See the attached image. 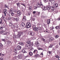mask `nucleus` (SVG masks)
<instances>
[{"instance_id":"obj_43","label":"nucleus","mask_w":60,"mask_h":60,"mask_svg":"<svg viewBox=\"0 0 60 60\" xmlns=\"http://www.w3.org/2000/svg\"><path fill=\"white\" fill-rule=\"evenodd\" d=\"M11 13V16H14V13Z\"/></svg>"},{"instance_id":"obj_62","label":"nucleus","mask_w":60,"mask_h":60,"mask_svg":"<svg viewBox=\"0 0 60 60\" xmlns=\"http://www.w3.org/2000/svg\"><path fill=\"white\" fill-rule=\"evenodd\" d=\"M55 57L57 58H58L59 56H55Z\"/></svg>"},{"instance_id":"obj_24","label":"nucleus","mask_w":60,"mask_h":60,"mask_svg":"<svg viewBox=\"0 0 60 60\" xmlns=\"http://www.w3.org/2000/svg\"><path fill=\"white\" fill-rule=\"evenodd\" d=\"M7 34V32H6L5 31H4L3 32V33L2 34L3 35H4L5 34V35H6Z\"/></svg>"},{"instance_id":"obj_63","label":"nucleus","mask_w":60,"mask_h":60,"mask_svg":"<svg viewBox=\"0 0 60 60\" xmlns=\"http://www.w3.org/2000/svg\"><path fill=\"white\" fill-rule=\"evenodd\" d=\"M57 20H60V18H58L57 19Z\"/></svg>"},{"instance_id":"obj_12","label":"nucleus","mask_w":60,"mask_h":60,"mask_svg":"<svg viewBox=\"0 0 60 60\" xmlns=\"http://www.w3.org/2000/svg\"><path fill=\"white\" fill-rule=\"evenodd\" d=\"M21 26H22V27H25V26H26L25 24V23H24L23 22H22L21 23Z\"/></svg>"},{"instance_id":"obj_41","label":"nucleus","mask_w":60,"mask_h":60,"mask_svg":"<svg viewBox=\"0 0 60 60\" xmlns=\"http://www.w3.org/2000/svg\"><path fill=\"white\" fill-rule=\"evenodd\" d=\"M13 37L14 40L16 39L15 38H16V36H15V35H14L13 36Z\"/></svg>"},{"instance_id":"obj_64","label":"nucleus","mask_w":60,"mask_h":60,"mask_svg":"<svg viewBox=\"0 0 60 60\" xmlns=\"http://www.w3.org/2000/svg\"><path fill=\"white\" fill-rule=\"evenodd\" d=\"M58 60H60V57H59L58 58Z\"/></svg>"},{"instance_id":"obj_29","label":"nucleus","mask_w":60,"mask_h":60,"mask_svg":"<svg viewBox=\"0 0 60 60\" xmlns=\"http://www.w3.org/2000/svg\"><path fill=\"white\" fill-rule=\"evenodd\" d=\"M42 18H46L47 16H45L43 15H42L41 16Z\"/></svg>"},{"instance_id":"obj_32","label":"nucleus","mask_w":60,"mask_h":60,"mask_svg":"<svg viewBox=\"0 0 60 60\" xmlns=\"http://www.w3.org/2000/svg\"><path fill=\"white\" fill-rule=\"evenodd\" d=\"M31 42L29 41H26V44H30V43H31Z\"/></svg>"},{"instance_id":"obj_52","label":"nucleus","mask_w":60,"mask_h":60,"mask_svg":"<svg viewBox=\"0 0 60 60\" xmlns=\"http://www.w3.org/2000/svg\"><path fill=\"white\" fill-rule=\"evenodd\" d=\"M6 34H7L8 35H9V34H10V33H9V32H8Z\"/></svg>"},{"instance_id":"obj_6","label":"nucleus","mask_w":60,"mask_h":60,"mask_svg":"<svg viewBox=\"0 0 60 60\" xmlns=\"http://www.w3.org/2000/svg\"><path fill=\"white\" fill-rule=\"evenodd\" d=\"M38 30L39 32H41V31L42 30L41 27H39L38 28Z\"/></svg>"},{"instance_id":"obj_36","label":"nucleus","mask_w":60,"mask_h":60,"mask_svg":"<svg viewBox=\"0 0 60 60\" xmlns=\"http://www.w3.org/2000/svg\"><path fill=\"white\" fill-rule=\"evenodd\" d=\"M39 56V55L38 54H36V55L34 56H35L36 57H38Z\"/></svg>"},{"instance_id":"obj_16","label":"nucleus","mask_w":60,"mask_h":60,"mask_svg":"<svg viewBox=\"0 0 60 60\" xmlns=\"http://www.w3.org/2000/svg\"><path fill=\"white\" fill-rule=\"evenodd\" d=\"M55 7H53V6H51V9L53 11L54 10H55Z\"/></svg>"},{"instance_id":"obj_46","label":"nucleus","mask_w":60,"mask_h":60,"mask_svg":"<svg viewBox=\"0 0 60 60\" xmlns=\"http://www.w3.org/2000/svg\"><path fill=\"white\" fill-rule=\"evenodd\" d=\"M14 12L15 13H16V12H17V10H14Z\"/></svg>"},{"instance_id":"obj_17","label":"nucleus","mask_w":60,"mask_h":60,"mask_svg":"<svg viewBox=\"0 0 60 60\" xmlns=\"http://www.w3.org/2000/svg\"><path fill=\"white\" fill-rule=\"evenodd\" d=\"M41 40H42V41H44L45 42H46V40L44 39L43 38H42L41 39Z\"/></svg>"},{"instance_id":"obj_34","label":"nucleus","mask_w":60,"mask_h":60,"mask_svg":"<svg viewBox=\"0 0 60 60\" xmlns=\"http://www.w3.org/2000/svg\"><path fill=\"white\" fill-rule=\"evenodd\" d=\"M12 22H10L9 24V26H12Z\"/></svg>"},{"instance_id":"obj_18","label":"nucleus","mask_w":60,"mask_h":60,"mask_svg":"<svg viewBox=\"0 0 60 60\" xmlns=\"http://www.w3.org/2000/svg\"><path fill=\"white\" fill-rule=\"evenodd\" d=\"M50 19H48L47 22V23H48V24H49L50 23Z\"/></svg>"},{"instance_id":"obj_39","label":"nucleus","mask_w":60,"mask_h":60,"mask_svg":"<svg viewBox=\"0 0 60 60\" xmlns=\"http://www.w3.org/2000/svg\"><path fill=\"white\" fill-rule=\"evenodd\" d=\"M9 12L10 13H13V11H12V10H9Z\"/></svg>"},{"instance_id":"obj_9","label":"nucleus","mask_w":60,"mask_h":60,"mask_svg":"<svg viewBox=\"0 0 60 60\" xmlns=\"http://www.w3.org/2000/svg\"><path fill=\"white\" fill-rule=\"evenodd\" d=\"M22 20L23 21H25L26 20V17L25 16H23V18L22 19Z\"/></svg>"},{"instance_id":"obj_57","label":"nucleus","mask_w":60,"mask_h":60,"mask_svg":"<svg viewBox=\"0 0 60 60\" xmlns=\"http://www.w3.org/2000/svg\"><path fill=\"white\" fill-rule=\"evenodd\" d=\"M11 19V17H9L8 18V20Z\"/></svg>"},{"instance_id":"obj_8","label":"nucleus","mask_w":60,"mask_h":60,"mask_svg":"<svg viewBox=\"0 0 60 60\" xmlns=\"http://www.w3.org/2000/svg\"><path fill=\"white\" fill-rule=\"evenodd\" d=\"M16 49L18 50H20L21 49V47L19 45H18Z\"/></svg>"},{"instance_id":"obj_55","label":"nucleus","mask_w":60,"mask_h":60,"mask_svg":"<svg viewBox=\"0 0 60 60\" xmlns=\"http://www.w3.org/2000/svg\"><path fill=\"white\" fill-rule=\"evenodd\" d=\"M12 18V19H13V20H14V21H15V20L16 19V18H14L13 17Z\"/></svg>"},{"instance_id":"obj_40","label":"nucleus","mask_w":60,"mask_h":60,"mask_svg":"<svg viewBox=\"0 0 60 60\" xmlns=\"http://www.w3.org/2000/svg\"><path fill=\"white\" fill-rule=\"evenodd\" d=\"M1 18L3 19L4 20V21H5V19H5V17H3V15L2 17H1Z\"/></svg>"},{"instance_id":"obj_20","label":"nucleus","mask_w":60,"mask_h":60,"mask_svg":"<svg viewBox=\"0 0 60 60\" xmlns=\"http://www.w3.org/2000/svg\"><path fill=\"white\" fill-rule=\"evenodd\" d=\"M54 7H58V4H55L54 5Z\"/></svg>"},{"instance_id":"obj_15","label":"nucleus","mask_w":60,"mask_h":60,"mask_svg":"<svg viewBox=\"0 0 60 60\" xmlns=\"http://www.w3.org/2000/svg\"><path fill=\"white\" fill-rule=\"evenodd\" d=\"M35 44L37 46H38L39 45V43L38 41H36Z\"/></svg>"},{"instance_id":"obj_49","label":"nucleus","mask_w":60,"mask_h":60,"mask_svg":"<svg viewBox=\"0 0 60 60\" xmlns=\"http://www.w3.org/2000/svg\"><path fill=\"white\" fill-rule=\"evenodd\" d=\"M17 56H15L13 58V59H17Z\"/></svg>"},{"instance_id":"obj_26","label":"nucleus","mask_w":60,"mask_h":60,"mask_svg":"<svg viewBox=\"0 0 60 60\" xmlns=\"http://www.w3.org/2000/svg\"><path fill=\"white\" fill-rule=\"evenodd\" d=\"M11 42L9 41H8L7 42V43L8 44H10V43H11Z\"/></svg>"},{"instance_id":"obj_35","label":"nucleus","mask_w":60,"mask_h":60,"mask_svg":"<svg viewBox=\"0 0 60 60\" xmlns=\"http://www.w3.org/2000/svg\"><path fill=\"white\" fill-rule=\"evenodd\" d=\"M15 20L16 22H18L19 21V19L18 18H15Z\"/></svg>"},{"instance_id":"obj_31","label":"nucleus","mask_w":60,"mask_h":60,"mask_svg":"<svg viewBox=\"0 0 60 60\" xmlns=\"http://www.w3.org/2000/svg\"><path fill=\"white\" fill-rule=\"evenodd\" d=\"M29 9L30 11H31V10H32V7L29 6Z\"/></svg>"},{"instance_id":"obj_61","label":"nucleus","mask_w":60,"mask_h":60,"mask_svg":"<svg viewBox=\"0 0 60 60\" xmlns=\"http://www.w3.org/2000/svg\"><path fill=\"white\" fill-rule=\"evenodd\" d=\"M56 49H57V48H58V46L57 45H56Z\"/></svg>"},{"instance_id":"obj_45","label":"nucleus","mask_w":60,"mask_h":60,"mask_svg":"<svg viewBox=\"0 0 60 60\" xmlns=\"http://www.w3.org/2000/svg\"><path fill=\"white\" fill-rule=\"evenodd\" d=\"M34 8L35 10H36L37 9V7H36V6H34Z\"/></svg>"},{"instance_id":"obj_28","label":"nucleus","mask_w":60,"mask_h":60,"mask_svg":"<svg viewBox=\"0 0 60 60\" xmlns=\"http://www.w3.org/2000/svg\"><path fill=\"white\" fill-rule=\"evenodd\" d=\"M53 43H52L49 46V48H52V46H53L54 45Z\"/></svg>"},{"instance_id":"obj_7","label":"nucleus","mask_w":60,"mask_h":60,"mask_svg":"<svg viewBox=\"0 0 60 60\" xmlns=\"http://www.w3.org/2000/svg\"><path fill=\"white\" fill-rule=\"evenodd\" d=\"M7 10L6 9H4V11L3 12V13H4V15L5 16H6V14H7Z\"/></svg>"},{"instance_id":"obj_21","label":"nucleus","mask_w":60,"mask_h":60,"mask_svg":"<svg viewBox=\"0 0 60 60\" xmlns=\"http://www.w3.org/2000/svg\"><path fill=\"white\" fill-rule=\"evenodd\" d=\"M34 31H38V28L37 27L35 28H34Z\"/></svg>"},{"instance_id":"obj_38","label":"nucleus","mask_w":60,"mask_h":60,"mask_svg":"<svg viewBox=\"0 0 60 60\" xmlns=\"http://www.w3.org/2000/svg\"><path fill=\"white\" fill-rule=\"evenodd\" d=\"M1 40L3 41H4V42L5 41V39L2 38L1 39Z\"/></svg>"},{"instance_id":"obj_53","label":"nucleus","mask_w":60,"mask_h":60,"mask_svg":"<svg viewBox=\"0 0 60 60\" xmlns=\"http://www.w3.org/2000/svg\"><path fill=\"white\" fill-rule=\"evenodd\" d=\"M2 22V19H0V24H1Z\"/></svg>"},{"instance_id":"obj_60","label":"nucleus","mask_w":60,"mask_h":60,"mask_svg":"<svg viewBox=\"0 0 60 60\" xmlns=\"http://www.w3.org/2000/svg\"><path fill=\"white\" fill-rule=\"evenodd\" d=\"M3 27H0V29H1V30H2L3 29Z\"/></svg>"},{"instance_id":"obj_2","label":"nucleus","mask_w":60,"mask_h":60,"mask_svg":"<svg viewBox=\"0 0 60 60\" xmlns=\"http://www.w3.org/2000/svg\"><path fill=\"white\" fill-rule=\"evenodd\" d=\"M31 23L29 22H28L26 24V27L27 28H28L31 27Z\"/></svg>"},{"instance_id":"obj_1","label":"nucleus","mask_w":60,"mask_h":60,"mask_svg":"<svg viewBox=\"0 0 60 60\" xmlns=\"http://www.w3.org/2000/svg\"><path fill=\"white\" fill-rule=\"evenodd\" d=\"M50 8V6H48L46 7L44 6L43 5V6L42 7V8H42L45 11V10H47V9L48 10H49Z\"/></svg>"},{"instance_id":"obj_58","label":"nucleus","mask_w":60,"mask_h":60,"mask_svg":"<svg viewBox=\"0 0 60 60\" xmlns=\"http://www.w3.org/2000/svg\"><path fill=\"white\" fill-rule=\"evenodd\" d=\"M25 47H26L27 48H28V45H25Z\"/></svg>"},{"instance_id":"obj_37","label":"nucleus","mask_w":60,"mask_h":60,"mask_svg":"<svg viewBox=\"0 0 60 60\" xmlns=\"http://www.w3.org/2000/svg\"><path fill=\"white\" fill-rule=\"evenodd\" d=\"M38 50H43V49H42V48H38Z\"/></svg>"},{"instance_id":"obj_33","label":"nucleus","mask_w":60,"mask_h":60,"mask_svg":"<svg viewBox=\"0 0 60 60\" xmlns=\"http://www.w3.org/2000/svg\"><path fill=\"white\" fill-rule=\"evenodd\" d=\"M29 45L30 46H31V47H32V46H33V44H31L30 43L29 44Z\"/></svg>"},{"instance_id":"obj_56","label":"nucleus","mask_w":60,"mask_h":60,"mask_svg":"<svg viewBox=\"0 0 60 60\" xmlns=\"http://www.w3.org/2000/svg\"><path fill=\"white\" fill-rule=\"evenodd\" d=\"M40 14V12H38L37 13V14H38V15H39Z\"/></svg>"},{"instance_id":"obj_30","label":"nucleus","mask_w":60,"mask_h":60,"mask_svg":"<svg viewBox=\"0 0 60 60\" xmlns=\"http://www.w3.org/2000/svg\"><path fill=\"white\" fill-rule=\"evenodd\" d=\"M19 45H24V44H23V43H22L21 42H19Z\"/></svg>"},{"instance_id":"obj_11","label":"nucleus","mask_w":60,"mask_h":60,"mask_svg":"<svg viewBox=\"0 0 60 60\" xmlns=\"http://www.w3.org/2000/svg\"><path fill=\"white\" fill-rule=\"evenodd\" d=\"M17 14L18 15H20L21 14V11H18L17 12Z\"/></svg>"},{"instance_id":"obj_51","label":"nucleus","mask_w":60,"mask_h":60,"mask_svg":"<svg viewBox=\"0 0 60 60\" xmlns=\"http://www.w3.org/2000/svg\"><path fill=\"white\" fill-rule=\"evenodd\" d=\"M3 46V45H2V44L1 43H0V48H1Z\"/></svg>"},{"instance_id":"obj_59","label":"nucleus","mask_w":60,"mask_h":60,"mask_svg":"<svg viewBox=\"0 0 60 60\" xmlns=\"http://www.w3.org/2000/svg\"><path fill=\"white\" fill-rule=\"evenodd\" d=\"M5 56V54H2V57Z\"/></svg>"},{"instance_id":"obj_54","label":"nucleus","mask_w":60,"mask_h":60,"mask_svg":"<svg viewBox=\"0 0 60 60\" xmlns=\"http://www.w3.org/2000/svg\"><path fill=\"white\" fill-rule=\"evenodd\" d=\"M48 53H49V54H51V52L50 51H49L48 52Z\"/></svg>"},{"instance_id":"obj_5","label":"nucleus","mask_w":60,"mask_h":60,"mask_svg":"<svg viewBox=\"0 0 60 60\" xmlns=\"http://www.w3.org/2000/svg\"><path fill=\"white\" fill-rule=\"evenodd\" d=\"M34 32H29L28 33V35H30L31 36H34Z\"/></svg>"},{"instance_id":"obj_14","label":"nucleus","mask_w":60,"mask_h":60,"mask_svg":"<svg viewBox=\"0 0 60 60\" xmlns=\"http://www.w3.org/2000/svg\"><path fill=\"white\" fill-rule=\"evenodd\" d=\"M15 27V25L14 24H13L11 26V28L12 29H13Z\"/></svg>"},{"instance_id":"obj_47","label":"nucleus","mask_w":60,"mask_h":60,"mask_svg":"<svg viewBox=\"0 0 60 60\" xmlns=\"http://www.w3.org/2000/svg\"><path fill=\"white\" fill-rule=\"evenodd\" d=\"M3 30H2L0 32V34H3Z\"/></svg>"},{"instance_id":"obj_48","label":"nucleus","mask_w":60,"mask_h":60,"mask_svg":"<svg viewBox=\"0 0 60 60\" xmlns=\"http://www.w3.org/2000/svg\"><path fill=\"white\" fill-rule=\"evenodd\" d=\"M16 4L17 5V6L18 7H19V5L20 4L19 3H16Z\"/></svg>"},{"instance_id":"obj_27","label":"nucleus","mask_w":60,"mask_h":60,"mask_svg":"<svg viewBox=\"0 0 60 60\" xmlns=\"http://www.w3.org/2000/svg\"><path fill=\"white\" fill-rule=\"evenodd\" d=\"M17 49H15L14 51H15V53H16L15 54H16V55H17Z\"/></svg>"},{"instance_id":"obj_3","label":"nucleus","mask_w":60,"mask_h":60,"mask_svg":"<svg viewBox=\"0 0 60 60\" xmlns=\"http://www.w3.org/2000/svg\"><path fill=\"white\" fill-rule=\"evenodd\" d=\"M23 34V33L21 32H20L18 34V35L16 36V37L17 38H19L20 35Z\"/></svg>"},{"instance_id":"obj_23","label":"nucleus","mask_w":60,"mask_h":60,"mask_svg":"<svg viewBox=\"0 0 60 60\" xmlns=\"http://www.w3.org/2000/svg\"><path fill=\"white\" fill-rule=\"evenodd\" d=\"M32 27L33 29H34L35 28V27H36V26L35 25H32Z\"/></svg>"},{"instance_id":"obj_10","label":"nucleus","mask_w":60,"mask_h":60,"mask_svg":"<svg viewBox=\"0 0 60 60\" xmlns=\"http://www.w3.org/2000/svg\"><path fill=\"white\" fill-rule=\"evenodd\" d=\"M38 53V51L36 49H35L33 52V53L34 54H36Z\"/></svg>"},{"instance_id":"obj_4","label":"nucleus","mask_w":60,"mask_h":60,"mask_svg":"<svg viewBox=\"0 0 60 60\" xmlns=\"http://www.w3.org/2000/svg\"><path fill=\"white\" fill-rule=\"evenodd\" d=\"M37 5L38 7H41V8L43 6V5L41 4V2L40 3V4L39 3H38Z\"/></svg>"},{"instance_id":"obj_50","label":"nucleus","mask_w":60,"mask_h":60,"mask_svg":"<svg viewBox=\"0 0 60 60\" xmlns=\"http://www.w3.org/2000/svg\"><path fill=\"white\" fill-rule=\"evenodd\" d=\"M51 3H54V2H55V1L53 0H52L51 1Z\"/></svg>"},{"instance_id":"obj_13","label":"nucleus","mask_w":60,"mask_h":60,"mask_svg":"<svg viewBox=\"0 0 60 60\" xmlns=\"http://www.w3.org/2000/svg\"><path fill=\"white\" fill-rule=\"evenodd\" d=\"M22 55H19L18 56V58L19 59H20L22 58Z\"/></svg>"},{"instance_id":"obj_22","label":"nucleus","mask_w":60,"mask_h":60,"mask_svg":"<svg viewBox=\"0 0 60 60\" xmlns=\"http://www.w3.org/2000/svg\"><path fill=\"white\" fill-rule=\"evenodd\" d=\"M29 55H30V56H32L33 55V53L31 52H29Z\"/></svg>"},{"instance_id":"obj_19","label":"nucleus","mask_w":60,"mask_h":60,"mask_svg":"<svg viewBox=\"0 0 60 60\" xmlns=\"http://www.w3.org/2000/svg\"><path fill=\"white\" fill-rule=\"evenodd\" d=\"M54 40V39L53 38H50L49 41H53Z\"/></svg>"},{"instance_id":"obj_42","label":"nucleus","mask_w":60,"mask_h":60,"mask_svg":"<svg viewBox=\"0 0 60 60\" xmlns=\"http://www.w3.org/2000/svg\"><path fill=\"white\" fill-rule=\"evenodd\" d=\"M59 37V36L58 35H56L55 36V38H58Z\"/></svg>"},{"instance_id":"obj_25","label":"nucleus","mask_w":60,"mask_h":60,"mask_svg":"<svg viewBox=\"0 0 60 60\" xmlns=\"http://www.w3.org/2000/svg\"><path fill=\"white\" fill-rule=\"evenodd\" d=\"M22 53H26L27 52L25 50H22Z\"/></svg>"},{"instance_id":"obj_44","label":"nucleus","mask_w":60,"mask_h":60,"mask_svg":"<svg viewBox=\"0 0 60 60\" xmlns=\"http://www.w3.org/2000/svg\"><path fill=\"white\" fill-rule=\"evenodd\" d=\"M44 2H45V3H46V2H48V0H43Z\"/></svg>"}]
</instances>
